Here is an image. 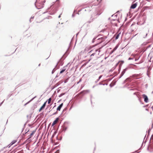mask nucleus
Segmentation results:
<instances>
[{
	"instance_id": "nucleus-1",
	"label": "nucleus",
	"mask_w": 153,
	"mask_h": 153,
	"mask_svg": "<svg viewBox=\"0 0 153 153\" xmlns=\"http://www.w3.org/2000/svg\"><path fill=\"white\" fill-rule=\"evenodd\" d=\"M45 2V0H36L35 5L38 9H41L44 7Z\"/></svg>"
},
{
	"instance_id": "nucleus-2",
	"label": "nucleus",
	"mask_w": 153,
	"mask_h": 153,
	"mask_svg": "<svg viewBox=\"0 0 153 153\" xmlns=\"http://www.w3.org/2000/svg\"><path fill=\"white\" fill-rule=\"evenodd\" d=\"M100 51L99 49H95L91 50L89 53H92V54L91 55V57L92 56H94L95 57L97 58L98 56V55L99 54Z\"/></svg>"
},
{
	"instance_id": "nucleus-3",
	"label": "nucleus",
	"mask_w": 153,
	"mask_h": 153,
	"mask_svg": "<svg viewBox=\"0 0 153 153\" xmlns=\"http://www.w3.org/2000/svg\"><path fill=\"white\" fill-rule=\"evenodd\" d=\"M106 39V36H104L101 37L100 38H98V40H101V41H100V43H101L102 42L104 41Z\"/></svg>"
},
{
	"instance_id": "nucleus-4",
	"label": "nucleus",
	"mask_w": 153,
	"mask_h": 153,
	"mask_svg": "<svg viewBox=\"0 0 153 153\" xmlns=\"http://www.w3.org/2000/svg\"><path fill=\"white\" fill-rule=\"evenodd\" d=\"M143 97L144 99V101L146 102H148V98L147 96L145 94H143Z\"/></svg>"
},
{
	"instance_id": "nucleus-5",
	"label": "nucleus",
	"mask_w": 153,
	"mask_h": 153,
	"mask_svg": "<svg viewBox=\"0 0 153 153\" xmlns=\"http://www.w3.org/2000/svg\"><path fill=\"white\" fill-rule=\"evenodd\" d=\"M100 35H99L98 36H97V37H96L95 38H94L93 39L92 42H94V41L95 40V39H97V42H98V43H100V41H101V40H98V38H100Z\"/></svg>"
},
{
	"instance_id": "nucleus-6",
	"label": "nucleus",
	"mask_w": 153,
	"mask_h": 153,
	"mask_svg": "<svg viewBox=\"0 0 153 153\" xmlns=\"http://www.w3.org/2000/svg\"><path fill=\"white\" fill-rule=\"evenodd\" d=\"M59 120V118H57L55 120H54L52 124V126H53L55 125L57 123Z\"/></svg>"
},
{
	"instance_id": "nucleus-7",
	"label": "nucleus",
	"mask_w": 153,
	"mask_h": 153,
	"mask_svg": "<svg viewBox=\"0 0 153 153\" xmlns=\"http://www.w3.org/2000/svg\"><path fill=\"white\" fill-rule=\"evenodd\" d=\"M47 102V101H46L44 103V104H43V105H42V106L40 108L39 110V111H41L42 109H44L45 106V105H46V104Z\"/></svg>"
},
{
	"instance_id": "nucleus-8",
	"label": "nucleus",
	"mask_w": 153,
	"mask_h": 153,
	"mask_svg": "<svg viewBox=\"0 0 153 153\" xmlns=\"http://www.w3.org/2000/svg\"><path fill=\"white\" fill-rule=\"evenodd\" d=\"M137 5V4L136 3H135L134 4H132L131 6V9H134L136 7Z\"/></svg>"
},
{
	"instance_id": "nucleus-9",
	"label": "nucleus",
	"mask_w": 153,
	"mask_h": 153,
	"mask_svg": "<svg viewBox=\"0 0 153 153\" xmlns=\"http://www.w3.org/2000/svg\"><path fill=\"white\" fill-rule=\"evenodd\" d=\"M63 105V103H62L57 107V110L60 111V110L61 108L62 107Z\"/></svg>"
},
{
	"instance_id": "nucleus-10",
	"label": "nucleus",
	"mask_w": 153,
	"mask_h": 153,
	"mask_svg": "<svg viewBox=\"0 0 153 153\" xmlns=\"http://www.w3.org/2000/svg\"><path fill=\"white\" fill-rule=\"evenodd\" d=\"M120 33H117L114 35V37H115V39L116 40H117V39L119 38V36H120Z\"/></svg>"
},
{
	"instance_id": "nucleus-11",
	"label": "nucleus",
	"mask_w": 153,
	"mask_h": 153,
	"mask_svg": "<svg viewBox=\"0 0 153 153\" xmlns=\"http://www.w3.org/2000/svg\"><path fill=\"white\" fill-rule=\"evenodd\" d=\"M35 132L36 131H32V132L30 134V135L29 138H30L33 135V134H34Z\"/></svg>"
},
{
	"instance_id": "nucleus-12",
	"label": "nucleus",
	"mask_w": 153,
	"mask_h": 153,
	"mask_svg": "<svg viewBox=\"0 0 153 153\" xmlns=\"http://www.w3.org/2000/svg\"><path fill=\"white\" fill-rule=\"evenodd\" d=\"M127 68H126L125 69H124L123 71H122V72L121 73V75H123L125 73L126 71V70H127Z\"/></svg>"
},
{
	"instance_id": "nucleus-13",
	"label": "nucleus",
	"mask_w": 153,
	"mask_h": 153,
	"mask_svg": "<svg viewBox=\"0 0 153 153\" xmlns=\"http://www.w3.org/2000/svg\"><path fill=\"white\" fill-rule=\"evenodd\" d=\"M65 70L66 69L65 68H63L62 70L60 71V74L63 73L64 71H65Z\"/></svg>"
},
{
	"instance_id": "nucleus-14",
	"label": "nucleus",
	"mask_w": 153,
	"mask_h": 153,
	"mask_svg": "<svg viewBox=\"0 0 153 153\" xmlns=\"http://www.w3.org/2000/svg\"><path fill=\"white\" fill-rule=\"evenodd\" d=\"M118 46H116L113 49V51L111 52L112 53H113L114 51H115L117 48Z\"/></svg>"
},
{
	"instance_id": "nucleus-15",
	"label": "nucleus",
	"mask_w": 153,
	"mask_h": 153,
	"mask_svg": "<svg viewBox=\"0 0 153 153\" xmlns=\"http://www.w3.org/2000/svg\"><path fill=\"white\" fill-rule=\"evenodd\" d=\"M51 100H52V99L51 98H50L49 99L48 101V104H50L51 103Z\"/></svg>"
},
{
	"instance_id": "nucleus-16",
	"label": "nucleus",
	"mask_w": 153,
	"mask_h": 153,
	"mask_svg": "<svg viewBox=\"0 0 153 153\" xmlns=\"http://www.w3.org/2000/svg\"><path fill=\"white\" fill-rule=\"evenodd\" d=\"M16 142V140L13 141L11 143V145H12L13 144L15 143Z\"/></svg>"
},
{
	"instance_id": "nucleus-17",
	"label": "nucleus",
	"mask_w": 153,
	"mask_h": 153,
	"mask_svg": "<svg viewBox=\"0 0 153 153\" xmlns=\"http://www.w3.org/2000/svg\"><path fill=\"white\" fill-rule=\"evenodd\" d=\"M89 48H88V47H87L85 49V51H88L89 50Z\"/></svg>"
},
{
	"instance_id": "nucleus-18",
	"label": "nucleus",
	"mask_w": 153,
	"mask_h": 153,
	"mask_svg": "<svg viewBox=\"0 0 153 153\" xmlns=\"http://www.w3.org/2000/svg\"><path fill=\"white\" fill-rule=\"evenodd\" d=\"M64 94H64V93H62V94H61L59 95V97H61L62 96H63V95H64Z\"/></svg>"
},
{
	"instance_id": "nucleus-19",
	"label": "nucleus",
	"mask_w": 153,
	"mask_h": 153,
	"mask_svg": "<svg viewBox=\"0 0 153 153\" xmlns=\"http://www.w3.org/2000/svg\"><path fill=\"white\" fill-rule=\"evenodd\" d=\"M59 0H57L56 1V2L57 3H59Z\"/></svg>"
},
{
	"instance_id": "nucleus-20",
	"label": "nucleus",
	"mask_w": 153,
	"mask_h": 153,
	"mask_svg": "<svg viewBox=\"0 0 153 153\" xmlns=\"http://www.w3.org/2000/svg\"><path fill=\"white\" fill-rule=\"evenodd\" d=\"M85 92V91H82V92H81L79 93V94H82V93H84Z\"/></svg>"
},
{
	"instance_id": "nucleus-21",
	"label": "nucleus",
	"mask_w": 153,
	"mask_h": 153,
	"mask_svg": "<svg viewBox=\"0 0 153 153\" xmlns=\"http://www.w3.org/2000/svg\"><path fill=\"white\" fill-rule=\"evenodd\" d=\"M102 77V76H100L99 77V79H100L101 77Z\"/></svg>"
},
{
	"instance_id": "nucleus-22",
	"label": "nucleus",
	"mask_w": 153,
	"mask_h": 153,
	"mask_svg": "<svg viewBox=\"0 0 153 153\" xmlns=\"http://www.w3.org/2000/svg\"><path fill=\"white\" fill-rule=\"evenodd\" d=\"M91 59H92V58H91V59H90L88 61H90V60H91Z\"/></svg>"
},
{
	"instance_id": "nucleus-23",
	"label": "nucleus",
	"mask_w": 153,
	"mask_h": 153,
	"mask_svg": "<svg viewBox=\"0 0 153 153\" xmlns=\"http://www.w3.org/2000/svg\"><path fill=\"white\" fill-rule=\"evenodd\" d=\"M146 0L148 1H149L151 0Z\"/></svg>"
},
{
	"instance_id": "nucleus-24",
	"label": "nucleus",
	"mask_w": 153,
	"mask_h": 153,
	"mask_svg": "<svg viewBox=\"0 0 153 153\" xmlns=\"http://www.w3.org/2000/svg\"><path fill=\"white\" fill-rule=\"evenodd\" d=\"M55 153H58V152L57 151H56Z\"/></svg>"
},
{
	"instance_id": "nucleus-25",
	"label": "nucleus",
	"mask_w": 153,
	"mask_h": 153,
	"mask_svg": "<svg viewBox=\"0 0 153 153\" xmlns=\"http://www.w3.org/2000/svg\"><path fill=\"white\" fill-rule=\"evenodd\" d=\"M30 102V101L28 102H27V103H26L25 104V105H26L29 102Z\"/></svg>"
},
{
	"instance_id": "nucleus-26",
	"label": "nucleus",
	"mask_w": 153,
	"mask_h": 153,
	"mask_svg": "<svg viewBox=\"0 0 153 153\" xmlns=\"http://www.w3.org/2000/svg\"><path fill=\"white\" fill-rule=\"evenodd\" d=\"M56 113H54L53 114H56Z\"/></svg>"
},
{
	"instance_id": "nucleus-27",
	"label": "nucleus",
	"mask_w": 153,
	"mask_h": 153,
	"mask_svg": "<svg viewBox=\"0 0 153 153\" xmlns=\"http://www.w3.org/2000/svg\"><path fill=\"white\" fill-rule=\"evenodd\" d=\"M60 17V16H59V18Z\"/></svg>"
}]
</instances>
